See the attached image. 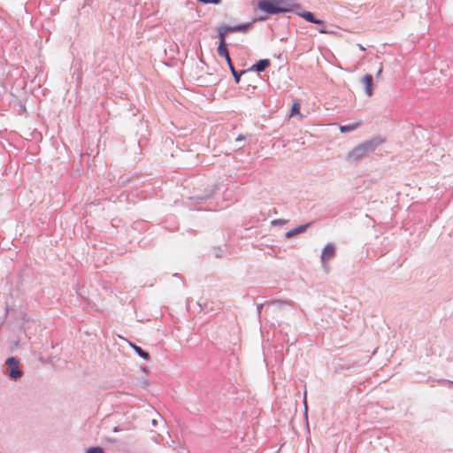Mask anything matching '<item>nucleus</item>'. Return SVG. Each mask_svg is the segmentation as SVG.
<instances>
[{
  "label": "nucleus",
  "instance_id": "obj_12",
  "mask_svg": "<svg viewBox=\"0 0 453 453\" xmlns=\"http://www.w3.org/2000/svg\"><path fill=\"white\" fill-rule=\"evenodd\" d=\"M250 26H251V23H242V24H238L235 26H228L227 25V30L229 31V33H236V32L246 33L250 29Z\"/></svg>",
  "mask_w": 453,
  "mask_h": 453
},
{
  "label": "nucleus",
  "instance_id": "obj_10",
  "mask_svg": "<svg viewBox=\"0 0 453 453\" xmlns=\"http://www.w3.org/2000/svg\"><path fill=\"white\" fill-rule=\"evenodd\" d=\"M362 82L365 85V94L371 96L373 93V77L372 74H365L362 78Z\"/></svg>",
  "mask_w": 453,
  "mask_h": 453
},
{
  "label": "nucleus",
  "instance_id": "obj_2",
  "mask_svg": "<svg viewBox=\"0 0 453 453\" xmlns=\"http://www.w3.org/2000/svg\"><path fill=\"white\" fill-rule=\"evenodd\" d=\"M384 140L379 136L373 137L370 140L364 142L361 144H358L354 149H352L347 155V158L352 161L360 160L365 154L373 152L378 146L382 144Z\"/></svg>",
  "mask_w": 453,
  "mask_h": 453
},
{
  "label": "nucleus",
  "instance_id": "obj_23",
  "mask_svg": "<svg viewBox=\"0 0 453 453\" xmlns=\"http://www.w3.org/2000/svg\"><path fill=\"white\" fill-rule=\"evenodd\" d=\"M246 140V136L243 135V134H239L236 139H235V142H243Z\"/></svg>",
  "mask_w": 453,
  "mask_h": 453
},
{
  "label": "nucleus",
  "instance_id": "obj_13",
  "mask_svg": "<svg viewBox=\"0 0 453 453\" xmlns=\"http://www.w3.org/2000/svg\"><path fill=\"white\" fill-rule=\"evenodd\" d=\"M130 347L134 349V351L142 359L148 361L150 358V353L144 349H142L140 346L129 342Z\"/></svg>",
  "mask_w": 453,
  "mask_h": 453
},
{
  "label": "nucleus",
  "instance_id": "obj_25",
  "mask_svg": "<svg viewBox=\"0 0 453 453\" xmlns=\"http://www.w3.org/2000/svg\"><path fill=\"white\" fill-rule=\"evenodd\" d=\"M381 73H382V66L378 70L376 76L377 77L380 76Z\"/></svg>",
  "mask_w": 453,
  "mask_h": 453
},
{
  "label": "nucleus",
  "instance_id": "obj_9",
  "mask_svg": "<svg viewBox=\"0 0 453 453\" xmlns=\"http://www.w3.org/2000/svg\"><path fill=\"white\" fill-rule=\"evenodd\" d=\"M335 256V246L334 243H327L322 250L320 256L321 262L325 263Z\"/></svg>",
  "mask_w": 453,
  "mask_h": 453
},
{
  "label": "nucleus",
  "instance_id": "obj_24",
  "mask_svg": "<svg viewBox=\"0 0 453 453\" xmlns=\"http://www.w3.org/2000/svg\"><path fill=\"white\" fill-rule=\"evenodd\" d=\"M263 307H264V304H262V303L257 304V311L258 316H260Z\"/></svg>",
  "mask_w": 453,
  "mask_h": 453
},
{
  "label": "nucleus",
  "instance_id": "obj_4",
  "mask_svg": "<svg viewBox=\"0 0 453 453\" xmlns=\"http://www.w3.org/2000/svg\"><path fill=\"white\" fill-rule=\"evenodd\" d=\"M218 54L220 56V57H223L225 58L226 63H227V65L229 67V70L234 79V81L235 83H239L240 81H241V77L243 73H246V70H241L240 72H237L233 62H232V59L230 58V55H229V51L228 50H224L223 47L220 48V51H218Z\"/></svg>",
  "mask_w": 453,
  "mask_h": 453
},
{
  "label": "nucleus",
  "instance_id": "obj_17",
  "mask_svg": "<svg viewBox=\"0 0 453 453\" xmlns=\"http://www.w3.org/2000/svg\"><path fill=\"white\" fill-rule=\"evenodd\" d=\"M199 3L203 4H220L222 0H197Z\"/></svg>",
  "mask_w": 453,
  "mask_h": 453
},
{
  "label": "nucleus",
  "instance_id": "obj_6",
  "mask_svg": "<svg viewBox=\"0 0 453 453\" xmlns=\"http://www.w3.org/2000/svg\"><path fill=\"white\" fill-rule=\"evenodd\" d=\"M296 14L298 15L299 17L303 18L307 22L313 23L316 25H323L324 24V20H322L320 19H317L315 17L314 13H312L311 12H309V11L303 10L301 4H299V9L296 10Z\"/></svg>",
  "mask_w": 453,
  "mask_h": 453
},
{
  "label": "nucleus",
  "instance_id": "obj_5",
  "mask_svg": "<svg viewBox=\"0 0 453 453\" xmlns=\"http://www.w3.org/2000/svg\"><path fill=\"white\" fill-rule=\"evenodd\" d=\"M369 359L368 357H365L361 362L356 361V360H349L346 362H342L338 364L337 368L340 370H346V371H357L358 368L364 366L368 363Z\"/></svg>",
  "mask_w": 453,
  "mask_h": 453
},
{
  "label": "nucleus",
  "instance_id": "obj_14",
  "mask_svg": "<svg viewBox=\"0 0 453 453\" xmlns=\"http://www.w3.org/2000/svg\"><path fill=\"white\" fill-rule=\"evenodd\" d=\"M359 126H360V122H355V123H351V124H348V125H342V126H340V131L342 133H349V132L355 130Z\"/></svg>",
  "mask_w": 453,
  "mask_h": 453
},
{
  "label": "nucleus",
  "instance_id": "obj_8",
  "mask_svg": "<svg viewBox=\"0 0 453 453\" xmlns=\"http://www.w3.org/2000/svg\"><path fill=\"white\" fill-rule=\"evenodd\" d=\"M271 65V61L268 58H262L253 64L249 69H245L248 72L262 73Z\"/></svg>",
  "mask_w": 453,
  "mask_h": 453
},
{
  "label": "nucleus",
  "instance_id": "obj_22",
  "mask_svg": "<svg viewBox=\"0 0 453 453\" xmlns=\"http://www.w3.org/2000/svg\"><path fill=\"white\" fill-rule=\"evenodd\" d=\"M287 303H288V302H286V301H281V300H275V301L272 302V304H273V305H277V306H279V307H280V306H281V305H283V304H287Z\"/></svg>",
  "mask_w": 453,
  "mask_h": 453
},
{
  "label": "nucleus",
  "instance_id": "obj_3",
  "mask_svg": "<svg viewBox=\"0 0 453 453\" xmlns=\"http://www.w3.org/2000/svg\"><path fill=\"white\" fill-rule=\"evenodd\" d=\"M6 365V374L13 380L17 381L19 380L24 372L20 367L19 359L16 357H9L5 360Z\"/></svg>",
  "mask_w": 453,
  "mask_h": 453
},
{
  "label": "nucleus",
  "instance_id": "obj_18",
  "mask_svg": "<svg viewBox=\"0 0 453 453\" xmlns=\"http://www.w3.org/2000/svg\"><path fill=\"white\" fill-rule=\"evenodd\" d=\"M213 255L215 257L219 258L223 256V250L220 247L213 248Z\"/></svg>",
  "mask_w": 453,
  "mask_h": 453
},
{
  "label": "nucleus",
  "instance_id": "obj_15",
  "mask_svg": "<svg viewBox=\"0 0 453 453\" xmlns=\"http://www.w3.org/2000/svg\"><path fill=\"white\" fill-rule=\"evenodd\" d=\"M85 453H105V451L100 446H92L88 448Z\"/></svg>",
  "mask_w": 453,
  "mask_h": 453
},
{
  "label": "nucleus",
  "instance_id": "obj_27",
  "mask_svg": "<svg viewBox=\"0 0 453 453\" xmlns=\"http://www.w3.org/2000/svg\"><path fill=\"white\" fill-rule=\"evenodd\" d=\"M157 424V421L156 419L152 420V426H156Z\"/></svg>",
  "mask_w": 453,
  "mask_h": 453
},
{
  "label": "nucleus",
  "instance_id": "obj_16",
  "mask_svg": "<svg viewBox=\"0 0 453 453\" xmlns=\"http://www.w3.org/2000/svg\"><path fill=\"white\" fill-rule=\"evenodd\" d=\"M299 111H300V104L298 103H294L291 106L290 115L294 116L296 114H299Z\"/></svg>",
  "mask_w": 453,
  "mask_h": 453
},
{
  "label": "nucleus",
  "instance_id": "obj_28",
  "mask_svg": "<svg viewBox=\"0 0 453 453\" xmlns=\"http://www.w3.org/2000/svg\"><path fill=\"white\" fill-rule=\"evenodd\" d=\"M449 383L453 384V381L448 380Z\"/></svg>",
  "mask_w": 453,
  "mask_h": 453
},
{
  "label": "nucleus",
  "instance_id": "obj_19",
  "mask_svg": "<svg viewBox=\"0 0 453 453\" xmlns=\"http://www.w3.org/2000/svg\"><path fill=\"white\" fill-rule=\"evenodd\" d=\"M288 223L287 219H277L272 221L273 226H282Z\"/></svg>",
  "mask_w": 453,
  "mask_h": 453
},
{
  "label": "nucleus",
  "instance_id": "obj_11",
  "mask_svg": "<svg viewBox=\"0 0 453 453\" xmlns=\"http://www.w3.org/2000/svg\"><path fill=\"white\" fill-rule=\"evenodd\" d=\"M310 225H311V222H308L306 224L300 225V226L288 231L285 234L286 238L290 239V238L294 237L295 235H297L299 234L305 232L306 229L310 226Z\"/></svg>",
  "mask_w": 453,
  "mask_h": 453
},
{
  "label": "nucleus",
  "instance_id": "obj_20",
  "mask_svg": "<svg viewBox=\"0 0 453 453\" xmlns=\"http://www.w3.org/2000/svg\"><path fill=\"white\" fill-rule=\"evenodd\" d=\"M319 28L318 30H319V32L320 34H329V33H330V32L326 28V27L324 26V24H323V25H319Z\"/></svg>",
  "mask_w": 453,
  "mask_h": 453
},
{
  "label": "nucleus",
  "instance_id": "obj_26",
  "mask_svg": "<svg viewBox=\"0 0 453 453\" xmlns=\"http://www.w3.org/2000/svg\"><path fill=\"white\" fill-rule=\"evenodd\" d=\"M119 427H118V426H115V427L113 428V432H114V433L119 432Z\"/></svg>",
  "mask_w": 453,
  "mask_h": 453
},
{
  "label": "nucleus",
  "instance_id": "obj_7",
  "mask_svg": "<svg viewBox=\"0 0 453 453\" xmlns=\"http://www.w3.org/2000/svg\"><path fill=\"white\" fill-rule=\"evenodd\" d=\"M218 31V37L219 39V44L217 48V51H220V48L223 47L224 50H227L226 42V36L229 33L227 30V25L226 24H220L217 27Z\"/></svg>",
  "mask_w": 453,
  "mask_h": 453
},
{
  "label": "nucleus",
  "instance_id": "obj_21",
  "mask_svg": "<svg viewBox=\"0 0 453 453\" xmlns=\"http://www.w3.org/2000/svg\"><path fill=\"white\" fill-rule=\"evenodd\" d=\"M267 16H268V15H266V14H265V16H259V17H257V18H255V19L252 20V22H250V23L252 24V23L257 22V21H265V20H266V19H267Z\"/></svg>",
  "mask_w": 453,
  "mask_h": 453
},
{
  "label": "nucleus",
  "instance_id": "obj_1",
  "mask_svg": "<svg viewBox=\"0 0 453 453\" xmlns=\"http://www.w3.org/2000/svg\"><path fill=\"white\" fill-rule=\"evenodd\" d=\"M299 4L295 0H258L257 3V9L266 15L296 13Z\"/></svg>",
  "mask_w": 453,
  "mask_h": 453
}]
</instances>
